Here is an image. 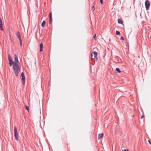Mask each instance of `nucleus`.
Segmentation results:
<instances>
[{
    "instance_id": "nucleus-22",
    "label": "nucleus",
    "mask_w": 151,
    "mask_h": 151,
    "mask_svg": "<svg viewBox=\"0 0 151 151\" xmlns=\"http://www.w3.org/2000/svg\"><path fill=\"white\" fill-rule=\"evenodd\" d=\"M120 39L122 40H124V38L123 37H121L120 38Z\"/></svg>"
},
{
    "instance_id": "nucleus-27",
    "label": "nucleus",
    "mask_w": 151,
    "mask_h": 151,
    "mask_svg": "<svg viewBox=\"0 0 151 151\" xmlns=\"http://www.w3.org/2000/svg\"><path fill=\"white\" fill-rule=\"evenodd\" d=\"M148 142H149V144H150V145H151V142H150V140H148Z\"/></svg>"
},
{
    "instance_id": "nucleus-17",
    "label": "nucleus",
    "mask_w": 151,
    "mask_h": 151,
    "mask_svg": "<svg viewBox=\"0 0 151 151\" xmlns=\"http://www.w3.org/2000/svg\"><path fill=\"white\" fill-rule=\"evenodd\" d=\"M25 107L26 109L28 111H29V107L26 105H25Z\"/></svg>"
},
{
    "instance_id": "nucleus-8",
    "label": "nucleus",
    "mask_w": 151,
    "mask_h": 151,
    "mask_svg": "<svg viewBox=\"0 0 151 151\" xmlns=\"http://www.w3.org/2000/svg\"><path fill=\"white\" fill-rule=\"evenodd\" d=\"M43 45L42 43H41L40 44V51L42 52L43 51Z\"/></svg>"
},
{
    "instance_id": "nucleus-12",
    "label": "nucleus",
    "mask_w": 151,
    "mask_h": 151,
    "mask_svg": "<svg viewBox=\"0 0 151 151\" xmlns=\"http://www.w3.org/2000/svg\"><path fill=\"white\" fill-rule=\"evenodd\" d=\"M14 63L13 61H9V64L10 66H12V65L14 64Z\"/></svg>"
},
{
    "instance_id": "nucleus-20",
    "label": "nucleus",
    "mask_w": 151,
    "mask_h": 151,
    "mask_svg": "<svg viewBox=\"0 0 151 151\" xmlns=\"http://www.w3.org/2000/svg\"><path fill=\"white\" fill-rule=\"evenodd\" d=\"M100 2L101 4H102L103 2V0H100Z\"/></svg>"
},
{
    "instance_id": "nucleus-24",
    "label": "nucleus",
    "mask_w": 151,
    "mask_h": 151,
    "mask_svg": "<svg viewBox=\"0 0 151 151\" xmlns=\"http://www.w3.org/2000/svg\"><path fill=\"white\" fill-rule=\"evenodd\" d=\"M2 23H0V27H2Z\"/></svg>"
},
{
    "instance_id": "nucleus-11",
    "label": "nucleus",
    "mask_w": 151,
    "mask_h": 151,
    "mask_svg": "<svg viewBox=\"0 0 151 151\" xmlns=\"http://www.w3.org/2000/svg\"><path fill=\"white\" fill-rule=\"evenodd\" d=\"M94 58L97 59V53L96 51H94L93 52Z\"/></svg>"
},
{
    "instance_id": "nucleus-3",
    "label": "nucleus",
    "mask_w": 151,
    "mask_h": 151,
    "mask_svg": "<svg viewBox=\"0 0 151 151\" xmlns=\"http://www.w3.org/2000/svg\"><path fill=\"white\" fill-rule=\"evenodd\" d=\"M16 35L19 41L20 42V45L21 46H22V40L21 38L20 34L19 32H17L16 33Z\"/></svg>"
},
{
    "instance_id": "nucleus-9",
    "label": "nucleus",
    "mask_w": 151,
    "mask_h": 151,
    "mask_svg": "<svg viewBox=\"0 0 151 151\" xmlns=\"http://www.w3.org/2000/svg\"><path fill=\"white\" fill-rule=\"evenodd\" d=\"M103 136V133L99 134L98 137V139H100L101 138H102Z\"/></svg>"
},
{
    "instance_id": "nucleus-14",
    "label": "nucleus",
    "mask_w": 151,
    "mask_h": 151,
    "mask_svg": "<svg viewBox=\"0 0 151 151\" xmlns=\"http://www.w3.org/2000/svg\"><path fill=\"white\" fill-rule=\"evenodd\" d=\"M116 71L119 73H121V71L118 68H116L115 69Z\"/></svg>"
},
{
    "instance_id": "nucleus-6",
    "label": "nucleus",
    "mask_w": 151,
    "mask_h": 151,
    "mask_svg": "<svg viewBox=\"0 0 151 151\" xmlns=\"http://www.w3.org/2000/svg\"><path fill=\"white\" fill-rule=\"evenodd\" d=\"M52 13L50 12L49 14V24H52Z\"/></svg>"
},
{
    "instance_id": "nucleus-13",
    "label": "nucleus",
    "mask_w": 151,
    "mask_h": 151,
    "mask_svg": "<svg viewBox=\"0 0 151 151\" xmlns=\"http://www.w3.org/2000/svg\"><path fill=\"white\" fill-rule=\"evenodd\" d=\"M45 21H43L41 24V26L42 27H44L45 26Z\"/></svg>"
},
{
    "instance_id": "nucleus-18",
    "label": "nucleus",
    "mask_w": 151,
    "mask_h": 151,
    "mask_svg": "<svg viewBox=\"0 0 151 151\" xmlns=\"http://www.w3.org/2000/svg\"><path fill=\"white\" fill-rule=\"evenodd\" d=\"M95 9V8L94 7V6H93L91 8V10H93V11H94Z\"/></svg>"
},
{
    "instance_id": "nucleus-21",
    "label": "nucleus",
    "mask_w": 151,
    "mask_h": 151,
    "mask_svg": "<svg viewBox=\"0 0 151 151\" xmlns=\"http://www.w3.org/2000/svg\"><path fill=\"white\" fill-rule=\"evenodd\" d=\"M122 151H129L128 149H124L122 150Z\"/></svg>"
},
{
    "instance_id": "nucleus-5",
    "label": "nucleus",
    "mask_w": 151,
    "mask_h": 151,
    "mask_svg": "<svg viewBox=\"0 0 151 151\" xmlns=\"http://www.w3.org/2000/svg\"><path fill=\"white\" fill-rule=\"evenodd\" d=\"M21 76L22 77V83L23 84H24L25 81V78L24 76V73L23 72H22L21 74Z\"/></svg>"
},
{
    "instance_id": "nucleus-28",
    "label": "nucleus",
    "mask_w": 151,
    "mask_h": 151,
    "mask_svg": "<svg viewBox=\"0 0 151 151\" xmlns=\"http://www.w3.org/2000/svg\"><path fill=\"white\" fill-rule=\"evenodd\" d=\"M92 56H93L92 53V54H91V58H92Z\"/></svg>"
},
{
    "instance_id": "nucleus-7",
    "label": "nucleus",
    "mask_w": 151,
    "mask_h": 151,
    "mask_svg": "<svg viewBox=\"0 0 151 151\" xmlns=\"http://www.w3.org/2000/svg\"><path fill=\"white\" fill-rule=\"evenodd\" d=\"M14 60L15 62H14V63H19L17 56L16 55H14Z\"/></svg>"
},
{
    "instance_id": "nucleus-26",
    "label": "nucleus",
    "mask_w": 151,
    "mask_h": 151,
    "mask_svg": "<svg viewBox=\"0 0 151 151\" xmlns=\"http://www.w3.org/2000/svg\"><path fill=\"white\" fill-rule=\"evenodd\" d=\"M96 35L95 34L93 36V38H94V39H95L96 38Z\"/></svg>"
},
{
    "instance_id": "nucleus-15",
    "label": "nucleus",
    "mask_w": 151,
    "mask_h": 151,
    "mask_svg": "<svg viewBox=\"0 0 151 151\" xmlns=\"http://www.w3.org/2000/svg\"><path fill=\"white\" fill-rule=\"evenodd\" d=\"M118 23H119V24H123V22L120 19H118Z\"/></svg>"
},
{
    "instance_id": "nucleus-1",
    "label": "nucleus",
    "mask_w": 151,
    "mask_h": 151,
    "mask_svg": "<svg viewBox=\"0 0 151 151\" xmlns=\"http://www.w3.org/2000/svg\"><path fill=\"white\" fill-rule=\"evenodd\" d=\"M13 69L14 74L16 76H17L19 74V73L20 71V68L18 63H14L13 66Z\"/></svg>"
},
{
    "instance_id": "nucleus-25",
    "label": "nucleus",
    "mask_w": 151,
    "mask_h": 151,
    "mask_svg": "<svg viewBox=\"0 0 151 151\" xmlns=\"http://www.w3.org/2000/svg\"><path fill=\"white\" fill-rule=\"evenodd\" d=\"M0 29L1 30H3V27H0Z\"/></svg>"
},
{
    "instance_id": "nucleus-4",
    "label": "nucleus",
    "mask_w": 151,
    "mask_h": 151,
    "mask_svg": "<svg viewBox=\"0 0 151 151\" xmlns=\"http://www.w3.org/2000/svg\"><path fill=\"white\" fill-rule=\"evenodd\" d=\"M145 5L146 10H148L149 9L150 6V3L148 0H147L145 2Z\"/></svg>"
},
{
    "instance_id": "nucleus-19",
    "label": "nucleus",
    "mask_w": 151,
    "mask_h": 151,
    "mask_svg": "<svg viewBox=\"0 0 151 151\" xmlns=\"http://www.w3.org/2000/svg\"><path fill=\"white\" fill-rule=\"evenodd\" d=\"M144 117V115L143 114H142L141 116V118L142 119Z\"/></svg>"
},
{
    "instance_id": "nucleus-10",
    "label": "nucleus",
    "mask_w": 151,
    "mask_h": 151,
    "mask_svg": "<svg viewBox=\"0 0 151 151\" xmlns=\"http://www.w3.org/2000/svg\"><path fill=\"white\" fill-rule=\"evenodd\" d=\"M8 60L9 61H13L12 60V58L10 55L9 54H8Z\"/></svg>"
},
{
    "instance_id": "nucleus-2",
    "label": "nucleus",
    "mask_w": 151,
    "mask_h": 151,
    "mask_svg": "<svg viewBox=\"0 0 151 151\" xmlns=\"http://www.w3.org/2000/svg\"><path fill=\"white\" fill-rule=\"evenodd\" d=\"M14 135L15 139L17 140H18V136L16 126H14Z\"/></svg>"
},
{
    "instance_id": "nucleus-16",
    "label": "nucleus",
    "mask_w": 151,
    "mask_h": 151,
    "mask_svg": "<svg viewBox=\"0 0 151 151\" xmlns=\"http://www.w3.org/2000/svg\"><path fill=\"white\" fill-rule=\"evenodd\" d=\"M116 34L117 35H120V33L118 31H116Z\"/></svg>"
},
{
    "instance_id": "nucleus-23",
    "label": "nucleus",
    "mask_w": 151,
    "mask_h": 151,
    "mask_svg": "<svg viewBox=\"0 0 151 151\" xmlns=\"http://www.w3.org/2000/svg\"><path fill=\"white\" fill-rule=\"evenodd\" d=\"M2 23V21L1 18L0 17V24Z\"/></svg>"
}]
</instances>
